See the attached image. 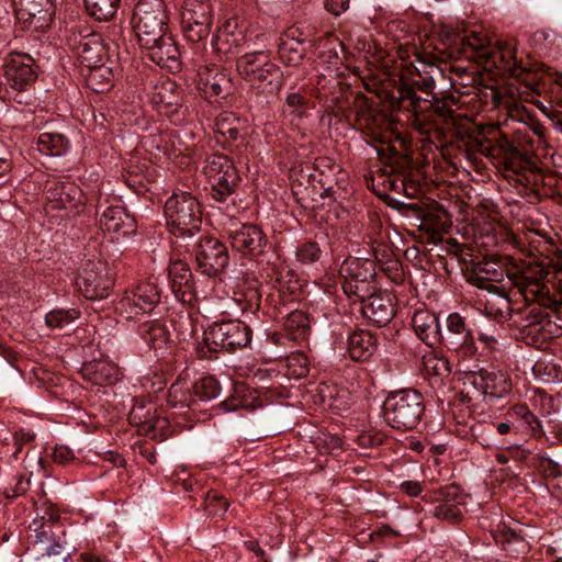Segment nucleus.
I'll return each instance as SVG.
<instances>
[{
    "mask_svg": "<svg viewBox=\"0 0 562 562\" xmlns=\"http://www.w3.org/2000/svg\"><path fill=\"white\" fill-rule=\"evenodd\" d=\"M415 97L411 87H404L398 99V109L413 112L419 123L439 126L450 132L447 145L456 148L469 160L476 153L491 158L498 169H503L509 182L524 188V193L536 196L549 194L546 190V178L529 153L515 145L506 136L499 135L490 139L484 128H477L469 120L457 113L456 100L452 97L437 98Z\"/></svg>",
    "mask_w": 562,
    "mask_h": 562,
    "instance_id": "1",
    "label": "nucleus"
},
{
    "mask_svg": "<svg viewBox=\"0 0 562 562\" xmlns=\"http://www.w3.org/2000/svg\"><path fill=\"white\" fill-rule=\"evenodd\" d=\"M443 41L448 44L449 58L475 60L486 68H496L513 77H519L520 72L526 71L518 63L515 49L507 47L491 50L475 34L469 36L454 30H446Z\"/></svg>",
    "mask_w": 562,
    "mask_h": 562,
    "instance_id": "2",
    "label": "nucleus"
},
{
    "mask_svg": "<svg viewBox=\"0 0 562 562\" xmlns=\"http://www.w3.org/2000/svg\"><path fill=\"white\" fill-rule=\"evenodd\" d=\"M31 550L38 562H71L68 539L60 515L52 506H44L30 525Z\"/></svg>",
    "mask_w": 562,
    "mask_h": 562,
    "instance_id": "3",
    "label": "nucleus"
},
{
    "mask_svg": "<svg viewBox=\"0 0 562 562\" xmlns=\"http://www.w3.org/2000/svg\"><path fill=\"white\" fill-rule=\"evenodd\" d=\"M236 69L256 91L257 97L263 94L267 104L282 89L283 72L271 60L268 50L258 49L237 57Z\"/></svg>",
    "mask_w": 562,
    "mask_h": 562,
    "instance_id": "4",
    "label": "nucleus"
},
{
    "mask_svg": "<svg viewBox=\"0 0 562 562\" xmlns=\"http://www.w3.org/2000/svg\"><path fill=\"white\" fill-rule=\"evenodd\" d=\"M512 391L513 382L509 374L491 367L465 372L461 393L469 404L477 405L481 401L495 404L496 401L507 400Z\"/></svg>",
    "mask_w": 562,
    "mask_h": 562,
    "instance_id": "5",
    "label": "nucleus"
},
{
    "mask_svg": "<svg viewBox=\"0 0 562 562\" xmlns=\"http://www.w3.org/2000/svg\"><path fill=\"white\" fill-rule=\"evenodd\" d=\"M387 426L398 431L418 427L426 412L424 395L415 389H401L387 394L382 405Z\"/></svg>",
    "mask_w": 562,
    "mask_h": 562,
    "instance_id": "6",
    "label": "nucleus"
},
{
    "mask_svg": "<svg viewBox=\"0 0 562 562\" xmlns=\"http://www.w3.org/2000/svg\"><path fill=\"white\" fill-rule=\"evenodd\" d=\"M251 341L250 327L238 319L218 321L204 330L203 345L198 347L201 358H212L213 352H234Z\"/></svg>",
    "mask_w": 562,
    "mask_h": 562,
    "instance_id": "7",
    "label": "nucleus"
},
{
    "mask_svg": "<svg viewBox=\"0 0 562 562\" xmlns=\"http://www.w3.org/2000/svg\"><path fill=\"white\" fill-rule=\"evenodd\" d=\"M165 215L171 233L178 237H192L200 232L201 205L189 192L173 193L165 203Z\"/></svg>",
    "mask_w": 562,
    "mask_h": 562,
    "instance_id": "8",
    "label": "nucleus"
},
{
    "mask_svg": "<svg viewBox=\"0 0 562 562\" xmlns=\"http://www.w3.org/2000/svg\"><path fill=\"white\" fill-rule=\"evenodd\" d=\"M340 285L351 303L368 297L378 289L376 263L371 259L349 257L339 268Z\"/></svg>",
    "mask_w": 562,
    "mask_h": 562,
    "instance_id": "9",
    "label": "nucleus"
},
{
    "mask_svg": "<svg viewBox=\"0 0 562 562\" xmlns=\"http://www.w3.org/2000/svg\"><path fill=\"white\" fill-rule=\"evenodd\" d=\"M133 29L139 45H154L168 32V13L162 0H139L133 11Z\"/></svg>",
    "mask_w": 562,
    "mask_h": 562,
    "instance_id": "10",
    "label": "nucleus"
},
{
    "mask_svg": "<svg viewBox=\"0 0 562 562\" xmlns=\"http://www.w3.org/2000/svg\"><path fill=\"white\" fill-rule=\"evenodd\" d=\"M446 30H452L451 27H443L440 36L442 45L445 46L443 50H439L438 55L423 50L417 52L415 57L418 65L412 64L414 68L413 77L409 81H403L397 88V95H394L393 99L398 105V97L400 92L404 87H411L414 91V95L417 97L416 90L424 92L426 95H432L434 89L436 86V78L442 76V69L437 64L439 60L450 59L448 57V44L443 41V32Z\"/></svg>",
    "mask_w": 562,
    "mask_h": 562,
    "instance_id": "11",
    "label": "nucleus"
},
{
    "mask_svg": "<svg viewBox=\"0 0 562 562\" xmlns=\"http://www.w3.org/2000/svg\"><path fill=\"white\" fill-rule=\"evenodd\" d=\"M203 170L211 183L213 196L217 201H225L239 184L238 171L232 159L224 154L209 155L205 158Z\"/></svg>",
    "mask_w": 562,
    "mask_h": 562,
    "instance_id": "12",
    "label": "nucleus"
},
{
    "mask_svg": "<svg viewBox=\"0 0 562 562\" xmlns=\"http://www.w3.org/2000/svg\"><path fill=\"white\" fill-rule=\"evenodd\" d=\"M76 285L88 300L108 297L113 286V279L106 262L100 259L83 262L78 271Z\"/></svg>",
    "mask_w": 562,
    "mask_h": 562,
    "instance_id": "13",
    "label": "nucleus"
},
{
    "mask_svg": "<svg viewBox=\"0 0 562 562\" xmlns=\"http://www.w3.org/2000/svg\"><path fill=\"white\" fill-rule=\"evenodd\" d=\"M512 283L522 294L527 302L538 303L544 307L557 305V299L550 293L546 283L548 271L542 266L529 268L526 271L508 276Z\"/></svg>",
    "mask_w": 562,
    "mask_h": 562,
    "instance_id": "14",
    "label": "nucleus"
},
{
    "mask_svg": "<svg viewBox=\"0 0 562 562\" xmlns=\"http://www.w3.org/2000/svg\"><path fill=\"white\" fill-rule=\"evenodd\" d=\"M213 22V5L209 0H187L181 12L184 37L200 43L209 36Z\"/></svg>",
    "mask_w": 562,
    "mask_h": 562,
    "instance_id": "15",
    "label": "nucleus"
},
{
    "mask_svg": "<svg viewBox=\"0 0 562 562\" xmlns=\"http://www.w3.org/2000/svg\"><path fill=\"white\" fill-rule=\"evenodd\" d=\"M194 257L196 269L207 277L222 273L229 261L225 244L211 236L200 238L194 248Z\"/></svg>",
    "mask_w": 562,
    "mask_h": 562,
    "instance_id": "16",
    "label": "nucleus"
},
{
    "mask_svg": "<svg viewBox=\"0 0 562 562\" xmlns=\"http://www.w3.org/2000/svg\"><path fill=\"white\" fill-rule=\"evenodd\" d=\"M160 301V292L156 284L144 282L126 292L117 304V310L126 319L150 314Z\"/></svg>",
    "mask_w": 562,
    "mask_h": 562,
    "instance_id": "17",
    "label": "nucleus"
},
{
    "mask_svg": "<svg viewBox=\"0 0 562 562\" xmlns=\"http://www.w3.org/2000/svg\"><path fill=\"white\" fill-rule=\"evenodd\" d=\"M18 22L24 30L44 31L55 12L52 0H12Z\"/></svg>",
    "mask_w": 562,
    "mask_h": 562,
    "instance_id": "18",
    "label": "nucleus"
},
{
    "mask_svg": "<svg viewBox=\"0 0 562 562\" xmlns=\"http://www.w3.org/2000/svg\"><path fill=\"white\" fill-rule=\"evenodd\" d=\"M34 63L27 54L12 53L4 65L5 85L16 92L14 99L18 103L24 102L22 99H16L20 92L26 91L37 78Z\"/></svg>",
    "mask_w": 562,
    "mask_h": 562,
    "instance_id": "19",
    "label": "nucleus"
},
{
    "mask_svg": "<svg viewBox=\"0 0 562 562\" xmlns=\"http://www.w3.org/2000/svg\"><path fill=\"white\" fill-rule=\"evenodd\" d=\"M442 344L449 350L456 351L462 357H471L476 352V346L472 330L467 326L464 318L458 313H451L447 317V331L441 333Z\"/></svg>",
    "mask_w": 562,
    "mask_h": 562,
    "instance_id": "20",
    "label": "nucleus"
},
{
    "mask_svg": "<svg viewBox=\"0 0 562 562\" xmlns=\"http://www.w3.org/2000/svg\"><path fill=\"white\" fill-rule=\"evenodd\" d=\"M438 503L432 509V516L457 525L463 518V506L467 503V494L457 484L440 487L436 493Z\"/></svg>",
    "mask_w": 562,
    "mask_h": 562,
    "instance_id": "21",
    "label": "nucleus"
},
{
    "mask_svg": "<svg viewBox=\"0 0 562 562\" xmlns=\"http://www.w3.org/2000/svg\"><path fill=\"white\" fill-rule=\"evenodd\" d=\"M322 41H312L303 36L299 27H290L279 37L278 55L286 66H299L302 64L307 45L318 49Z\"/></svg>",
    "mask_w": 562,
    "mask_h": 562,
    "instance_id": "22",
    "label": "nucleus"
},
{
    "mask_svg": "<svg viewBox=\"0 0 562 562\" xmlns=\"http://www.w3.org/2000/svg\"><path fill=\"white\" fill-rule=\"evenodd\" d=\"M246 45L244 30L238 29L236 20H227L214 35L212 47L220 61H226L239 55Z\"/></svg>",
    "mask_w": 562,
    "mask_h": 562,
    "instance_id": "23",
    "label": "nucleus"
},
{
    "mask_svg": "<svg viewBox=\"0 0 562 562\" xmlns=\"http://www.w3.org/2000/svg\"><path fill=\"white\" fill-rule=\"evenodd\" d=\"M233 249L250 257H259L265 252L268 237L262 228L255 224H244L229 232Z\"/></svg>",
    "mask_w": 562,
    "mask_h": 562,
    "instance_id": "24",
    "label": "nucleus"
},
{
    "mask_svg": "<svg viewBox=\"0 0 562 562\" xmlns=\"http://www.w3.org/2000/svg\"><path fill=\"white\" fill-rule=\"evenodd\" d=\"M147 95L150 103L166 115L176 112L183 102V91L171 79L151 80Z\"/></svg>",
    "mask_w": 562,
    "mask_h": 562,
    "instance_id": "25",
    "label": "nucleus"
},
{
    "mask_svg": "<svg viewBox=\"0 0 562 562\" xmlns=\"http://www.w3.org/2000/svg\"><path fill=\"white\" fill-rule=\"evenodd\" d=\"M357 303H360V311L364 318L378 327L386 326L395 315V305L391 295L379 289Z\"/></svg>",
    "mask_w": 562,
    "mask_h": 562,
    "instance_id": "26",
    "label": "nucleus"
},
{
    "mask_svg": "<svg viewBox=\"0 0 562 562\" xmlns=\"http://www.w3.org/2000/svg\"><path fill=\"white\" fill-rule=\"evenodd\" d=\"M246 123L233 112L221 113L215 120L217 142L232 151H239L246 142Z\"/></svg>",
    "mask_w": 562,
    "mask_h": 562,
    "instance_id": "27",
    "label": "nucleus"
},
{
    "mask_svg": "<svg viewBox=\"0 0 562 562\" xmlns=\"http://www.w3.org/2000/svg\"><path fill=\"white\" fill-rule=\"evenodd\" d=\"M45 195L55 210L72 211L83 205V192L71 181L48 180Z\"/></svg>",
    "mask_w": 562,
    "mask_h": 562,
    "instance_id": "28",
    "label": "nucleus"
},
{
    "mask_svg": "<svg viewBox=\"0 0 562 562\" xmlns=\"http://www.w3.org/2000/svg\"><path fill=\"white\" fill-rule=\"evenodd\" d=\"M314 97L328 115L338 117L351 106V95L342 90L340 82L336 79L328 80V85H321V81H318L314 90Z\"/></svg>",
    "mask_w": 562,
    "mask_h": 562,
    "instance_id": "29",
    "label": "nucleus"
},
{
    "mask_svg": "<svg viewBox=\"0 0 562 562\" xmlns=\"http://www.w3.org/2000/svg\"><path fill=\"white\" fill-rule=\"evenodd\" d=\"M143 48L147 52V57L161 68H166L173 74L181 70L180 49L170 33L155 41L154 45L148 44Z\"/></svg>",
    "mask_w": 562,
    "mask_h": 562,
    "instance_id": "30",
    "label": "nucleus"
},
{
    "mask_svg": "<svg viewBox=\"0 0 562 562\" xmlns=\"http://www.w3.org/2000/svg\"><path fill=\"white\" fill-rule=\"evenodd\" d=\"M99 224L113 238L124 237L136 231L135 218L121 205L106 207L100 215Z\"/></svg>",
    "mask_w": 562,
    "mask_h": 562,
    "instance_id": "31",
    "label": "nucleus"
},
{
    "mask_svg": "<svg viewBox=\"0 0 562 562\" xmlns=\"http://www.w3.org/2000/svg\"><path fill=\"white\" fill-rule=\"evenodd\" d=\"M196 87L209 102L225 98L232 88L231 79L217 69L204 68L198 72Z\"/></svg>",
    "mask_w": 562,
    "mask_h": 562,
    "instance_id": "32",
    "label": "nucleus"
},
{
    "mask_svg": "<svg viewBox=\"0 0 562 562\" xmlns=\"http://www.w3.org/2000/svg\"><path fill=\"white\" fill-rule=\"evenodd\" d=\"M80 374L86 381L100 386L115 384L121 379V370L117 364L104 359L85 362Z\"/></svg>",
    "mask_w": 562,
    "mask_h": 562,
    "instance_id": "33",
    "label": "nucleus"
},
{
    "mask_svg": "<svg viewBox=\"0 0 562 562\" xmlns=\"http://www.w3.org/2000/svg\"><path fill=\"white\" fill-rule=\"evenodd\" d=\"M508 413L521 440L525 437L538 439L544 435L539 417L526 404H516Z\"/></svg>",
    "mask_w": 562,
    "mask_h": 562,
    "instance_id": "34",
    "label": "nucleus"
},
{
    "mask_svg": "<svg viewBox=\"0 0 562 562\" xmlns=\"http://www.w3.org/2000/svg\"><path fill=\"white\" fill-rule=\"evenodd\" d=\"M412 326L418 338L429 347L442 339L439 317L428 310H417L412 317Z\"/></svg>",
    "mask_w": 562,
    "mask_h": 562,
    "instance_id": "35",
    "label": "nucleus"
},
{
    "mask_svg": "<svg viewBox=\"0 0 562 562\" xmlns=\"http://www.w3.org/2000/svg\"><path fill=\"white\" fill-rule=\"evenodd\" d=\"M76 54L80 64L88 68L103 64L108 50L101 36L97 33H90L82 36L77 43Z\"/></svg>",
    "mask_w": 562,
    "mask_h": 562,
    "instance_id": "36",
    "label": "nucleus"
},
{
    "mask_svg": "<svg viewBox=\"0 0 562 562\" xmlns=\"http://www.w3.org/2000/svg\"><path fill=\"white\" fill-rule=\"evenodd\" d=\"M168 277L176 296L181 301L190 300L194 285L190 267L181 260L173 261L169 266Z\"/></svg>",
    "mask_w": 562,
    "mask_h": 562,
    "instance_id": "37",
    "label": "nucleus"
},
{
    "mask_svg": "<svg viewBox=\"0 0 562 562\" xmlns=\"http://www.w3.org/2000/svg\"><path fill=\"white\" fill-rule=\"evenodd\" d=\"M375 350L376 338L368 330H356L348 338V352L353 361H367Z\"/></svg>",
    "mask_w": 562,
    "mask_h": 562,
    "instance_id": "38",
    "label": "nucleus"
},
{
    "mask_svg": "<svg viewBox=\"0 0 562 562\" xmlns=\"http://www.w3.org/2000/svg\"><path fill=\"white\" fill-rule=\"evenodd\" d=\"M283 328L291 340L301 341L306 339L311 333L308 314L302 310L285 312Z\"/></svg>",
    "mask_w": 562,
    "mask_h": 562,
    "instance_id": "39",
    "label": "nucleus"
},
{
    "mask_svg": "<svg viewBox=\"0 0 562 562\" xmlns=\"http://www.w3.org/2000/svg\"><path fill=\"white\" fill-rule=\"evenodd\" d=\"M136 330L138 336L153 349H160L169 341V330L158 319L139 323Z\"/></svg>",
    "mask_w": 562,
    "mask_h": 562,
    "instance_id": "40",
    "label": "nucleus"
},
{
    "mask_svg": "<svg viewBox=\"0 0 562 562\" xmlns=\"http://www.w3.org/2000/svg\"><path fill=\"white\" fill-rule=\"evenodd\" d=\"M85 81L87 88L95 93H104L113 87L114 74L111 67L100 64L87 68Z\"/></svg>",
    "mask_w": 562,
    "mask_h": 562,
    "instance_id": "41",
    "label": "nucleus"
},
{
    "mask_svg": "<svg viewBox=\"0 0 562 562\" xmlns=\"http://www.w3.org/2000/svg\"><path fill=\"white\" fill-rule=\"evenodd\" d=\"M363 133L373 142L386 143L389 122L383 114L368 113L360 120Z\"/></svg>",
    "mask_w": 562,
    "mask_h": 562,
    "instance_id": "42",
    "label": "nucleus"
},
{
    "mask_svg": "<svg viewBox=\"0 0 562 562\" xmlns=\"http://www.w3.org/2000/svg\"><path fill=\"white\" fill-rule=\"evenodd\" d=\"M122 0H83L90 18L98 22H110L116 16Z\"/></svg>",
    "mask_w": 562,
    "mask_h": 562,
    "instance_id": "43",
    "label": "nucleus"
},
{
    "mask_svg": "<svg viewBox=\"0 0 562 562\" xmlns=\"http://www.w3.org/2000/svg\"><path fill=\"white\" fill-rule=\"evenodd\" d=\"M37 150L46 156H61L69 148V139L60 133L45 132L38 136Z\"/></svg>",
    "mask_w": 562,
    "mask_h": 562,
    "instance_id": "44",
    "label": "nucleus"
},
{
    "mask_svg": "<svg viewBox=\"0 0 562 562\" xmlns=\"http://www.w3.org/2000/svg\"><path fill=\"white\" fill-rule=\"evenodd\" d=\"M153 406L150 404H143L136 402L128 415L130 423L135 426L142 427L144 431L153 430L159 426L160 423H165V419L156 417L153 413Z\"/></svg>",
    "mask_w": 562,
    "mask_h": 562,
    "instance_id": "45",
    "label": "nucleus"
},
{
    "mask_svg": "<svg viewBox=\"0 0 562 562\" xmlns=\"http://www.w3.org/2000/svg\"><path fill=\"white\" fill-rule=\"evenodd\" d=\"M273 289L277 291L278 300L284 307L288 302L296 299L301 291V284L297 279H294L286 272V274H280L276 278Z\"/></svg>",
    "mask_w": 562,
    "mask_h": 562,
    "instance_id": "46",
    "label": "nucleus"
},
{
    "mask_svg": "<svg viewBox=\"0 0 562 562\" xmlns=\"http://www.w3.org/2000/svg\"><path fill=\"white\" fill-rule=\"evenodd\" d=\"M532 371L535 376L544 384L562 382V364L553 360L539 359Z\"/></svg>",
    "mask_w": 562,
    "mask_h": 562,
    "instance_id": "47",
    "label": "nucleus"
},
{
    "mask_svg": "<svg viewBox=\"0 0 562 562\" xmlns=\"http://www.w3.org/2000/svg\"><path fill=\"white\" fill-rule=\"evenodd\" d=\"M405 170H398L394 166L380 168L373 180H378L386 189L397 193H403L405 188Z\"/></svg>",
    "mask_w": 562,
    "mask_h": 562,
    "instance_id": "48",
    "label": "nucleus"
},
{
    "mask_svg": "<svg viewBox=\"0 0 562 562\" xmlns=\"http://www.w3.org/2000/svg\"><path fill=\"white\" fill-rule=\"evenodd\" d=\"M495 540L497 543L503 546L504 550L508 552L518 554L528 550V543L525 541L521 535L510 528L504 527V529L499 531L497 536H495Z\"/></svg>",
    "mask_w": 562,
    "mask_h": 562,
    "instance_id": "49",
    "label": "nucleus"
},
{
    "mask_svg": "<svg viewBox=\"0 0 562 562\" xmlns=\"http://www.w3.org/2000/svg\"><path fill=\"white\" fill-rule=\"evenodd\" d=\"M493 426L497 435L508 436L507 440H503L501 442V447H504L506 449L520 447L519 441L521 439L517 430L515 429L514 422L513 419H510L508 411L505 414V419L493 423Z\"/></svg>",
    "mask_w": 562,
    "mask_h": 562,
    "instance_id": "50",
    "label": "nucleus"
},
{
    "mask_svg": "<svg viewBox=\"0 0 562 562\" xmlns=\"http://www.w3.org/2000/svg\"><path fill=\"white\" fill-rule=\"evenodd\" d=\"M80 317V312L76 308L53 310L45 316V323L50 328L65 329L71 323Z\"/></svg>",
    "mask_w": 562,
    "mask_h": 562,
    "instance_id": "51",
    "label": "nucleus"
},
{
    "mask_svg": "<svg viewBox=\"0 0 562 562\" xmlns=\"http://www.w3.org/2000/svg\"><path fill=\"white\" fill-rule=\"evenodd\" d=\"M195 401L194 393L182 383H172L167 395V403L172 407H190Z\"/></svg>",
    "mask_w": 562,
    "mask_h": 562,
    "instance_id": "52",
    "label": "nucleus"
},
{
    "mask_svg": "<svg viewBox=\"0 0 562 562\" xmlns=\"http://www.w3.org/2000/svg\"><path fill=\"white\" fill-rule=\"evenodd\" d=\"M285 108L284 112L288 111L289 115L302 119L307 116L308 100L302 92L290 90L286 92Z\"/></svg>",
    "mask_w": 562,
    "mask_h": 562,
    "instance_id": "53",
    "label": "nucleus"
},
{
    "mask_svg": "<svg viewBox=\"0 0 562 562\" xmlns=\"http://www.w3.org/2000/svg\"><path fill=\"white\" fill-rule=\"evenodd\" d=\"M194 397L200 401H210L215 398L221 391V386L214 376L206 375L193 384Z\"/></svg>",
    "mask_w": 562,
    "mask_h": 562,
    "instance_id": "54",
    "label": "nucleus"
},
{
    "mask_svg": "<svg viewBox=\"0 0 562 562\" xmlns=\"http://www.w3.org/2000/svg\"><path fill=\"white\" fill-rule=\"evenodd\" d=\"M286 373L293 379L305 378L310 372V360L304 352H292L286 357Z\"/></svg>",
    "mask_w": 562,
    "mask_h": 562,
    "instance_id": "55",
    "label": "nucleus"
},
{
    "mask_svg": "<svg viewBox=\"0 0 562 562\" xmlns=\"http://www.w3.org/2000/svg\"><path fill=\"white\" fill-rule=\"evenodd\" d=\"M323 251L316 241H304L297 246L295 257L303 265H312L321 260Z\"/></svg>",
    "mask_w": 562,
    "mask_h": 562,
    "instance_id": "56",
    "label": "nucleus"
},
{
    "mask_svg": "<svg viewBox=\"0 0 562 562\" xmlns=\"http://www.w3.org/2000/svg\"><path fill=\"white\" fill-rule=\"evenodd\" d=\"M241 297L237 301L241 304L243 312L256 313L261 305V292L257 286H248L240 294Z\"/></svg>",
    "mask_w": 562,
    "mask_h": 562,
    "instance_id": "57",
    "label": "nucleus"
},
{
    "mask_svg": "<svg viewBox=\"0 0 562 562\" xmlns=\"http://www.w3.org/2000/svg\"><path fill=\"white\" fill-rule=\"evenodd\" d=\"M537 469L544 480L553 481L562 474L561 465L548 457H540Z\"/></svg>",
    "mask_w": 562,
    "mask_h": 562,
    "instance_id": "58",
    "label": "nucleus"
},
{
    "mask_svg": "<svg viewBox=\"0 0 562 562\" xmlns=\"http://www.w3.org/2000/svg\"><path fill=\"white\" fill-rule=\"evenodd\" d=\"M535 406H539L541 416H549L554 412V400L543 391H536L532 397Z\"/></svg>",
    "mask_w": 562,
    "mask_h": 562,
    "instance_id": "59",
    "label": "nucleus"
},
{
    "mask_svg": "<svg viewBox=\"0 0 562 562\" xmlns=\"http://www.w3.org/2000/svg\"><path fill=\"white\" fill-rule=\"evenodd\" d=\"M339 45L340 43L338 38L334 36H327L325 42V46L327 47V49L319 52L318 58L322 59L324 63L337 65L339 56L336 47Z\"/></svg>",
    "mask_w": 562,
    "mask_h": 562,
    "instance_id": "60",
    "label": "nucleus"
},
{
    "mask_svg": "<svg viewBox=\"0 0 562 562\" xmlns=\"http://www.w3.org/2000/svg\"><path fill=\"white\" fill-rule=\"evenodd\" d=\"M30 488V477L20 475L14 479V484L5 487L3 494L7 498H16L24 495Z\"/></svg>",
    "mask_w": 562,
    "mask_h": 562,
    "instance_id": "61",
    "label": "nucleus"
},
{
    "mask_svg": "<svg viewBox=\"0 0 562 562\" xmlns=\"http://www.w3.org/2000/svg\"><path fill=\"white\" fill-rule=\"evenodd\" d=\"M53 461L60 465H67L75 460V453L64 445H57L52 453Z\"/></svg>",
    "mask_w": 562,
    "mask_h": 562,
    "instance_id": "62",
    "label": "nucleus"
},
{
    "mask_svg": "<svg viewBox=\"0 0 562 562\" xmlns=\"http://www.w3.org/2000/svg\"><path fill=\"white\" fill-rule=\"evenodd\" d=\"M405 188L403 193L405 196L414 199L417 198L422 193V183L419 179L414 178L412 171L405 170Z\"/></svg>",
    "mask_w": 562,
    "mask_h": 562,
    "instance_id": "63",
    "label": "nucleus"
},
{
    "mask_svg": "<svg viewBox=\"0 0 562 562\" xmlns=\"http://www.w3.org/2000/svg\"><path fill=\"white\" fill-rule=\"evenodd\" d=\"M349 2L350 0H325L324 7L333 15L339 16L348 10Z\"/></svg>",
    "mask_w": 562,
    "mask_h": 562,
    "instance_id": "64",
    "label": "nucleus"
}]
</instances>
